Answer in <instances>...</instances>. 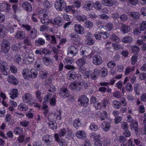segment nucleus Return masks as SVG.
<instances>
[{"mask_svg":"<svg viewBox=\"0 0 146 146\" xmlns=\"http://www.w3.org/2000/svg\"><path fill=\"white\" fill-rule=\"evenodd\" d=\"M84 80H81L79 81H74L69 85L70 88L72 90H75L78 92L81 90L83 86Z\"/></svg>","mask_w":146,"mask_h":146,"instance_id":"nucleus-1","label":"nucleus"},{"mask_svg":"<svg viewBox=\"0 0 146 146\" xmlns=\"http://www.w3.org/2000/svg\"><path fill=\"white\" fill-rule=\"evenodd\" d=\"M93 53L97 54L94 55L93 57V63L96 65H99L102 62V58L101 57V52L98 50L97 51H96L95 52H92L89 56H90L91 58V55H93Z\"/></svg>","mask_w":146,"mask_h":146,"instance_id":"nucleus-2","label":"nucleus"},{"mask_svg":"<svg viewBox=\"0 0 146 146\" xmlns=\"http://www.w3.org/2000/svg\"><path fill=\"white\" fill-rule=\"evenodd\" d=\"M61 113V111H57L54 114H50L48 116V119L50 121L54 122L58 120H60L61 118L60 115Z\"/></svg>","mask_w":146,"mask_h":146,"instance_id":"nucleus-3","label":"nucleus"},{"mask_svg":"<svg viewBox=\"0 0 146 146\" xmlns=\"http://www.w3.org/2000/svg\"><path fill=\"white\" fill-rule=\"evenodd\" d=\"M81 75L80 74H76L75 72L73 70L70 71L67 74V78L68 79L72 81L75 80L76 77L78 79L81 78Z\"/></svg>","mask_w":146,"mask_h":146,"instance_id":"nucleus-4","label":"nucleus"},{"mask_svg":"<svg viewBox=\"0 0 146 146\" xmlns=\"http://www.w3.org/2000/svg\"><path fill=\"white\" fill-rule=\"evenodd\" d=\"M23 63L29 64L32 63L34 60L33 56L32 54H29L27 53L23 55Z\"/></svg>","mask_w":146,"mask_h":146,"instance_id":"nucleus-5","label":"nucleus"},{"mask_svg":"<svg viewBox=\"0 0 146 146\" xmlns=\"http://www.w3.org/2000/svg\"><path fill=\"white\" fill-rule=\"evenodd\" d=\"M55 7L56 9L58 11H62L66 7V4L63 0H58L56 1L55 3Z\"/></svg>","mask_w":146,"mask_h":146,"instance_id":"nucleus-6","label":"nucleus"},{"mask_svg":"<svg viewBox=\"0 0 146 146\" xmlns=\"http://www.w3.org/2000/svg\"><path fill=\"white\" fill-rule=\"evenodd\" d=\"M1 50L4 53L8 52L10 49V46L8 42L5 40H3L1 44Z\"/></svg>","mask_w":146,"mask_h":146,"instance_id":"nucleus-7","label":"nucleus"},{"mask_svg":"<svg viewBox=\"0 0 146 146\" xmlns=\"http://www.w3.org/2000/svg\"><path fill=\"white\" fill-rule=\"evenodd\" d=\"M67 54L71 58L74 56L77 53V50L74 46H70L67 50Z\"/></svg>","mask_w":146,"mask_h":146,"instance_id":"nucleus-8","label":"nucleus"},{"mask_svg":"<svg viewBox=\"0 0 146 146\" xmlns=\"http://www.w3.org/2000/svg\"><path fill=\"white\" fill-rule=\"evenodd\" d=\"M6 64L5 62L0 61V68L2 73L4 75H7L8 72L7 71L8 68L6 66Z\"/></svg>","mask_w":146,"mask_h":146,"instance_id":"nucleus-9","label":"nucleus"},{"mask_svg":"<svg viewBox=\"0 0 146 146\" xmlns=\"http://www.w3.org/2000/svg\"><path fill=\"white\" fill-rule=\"evenodd\" d=\"M78 101L82 106H86L88 104L89 100L86 96L82 95L79 97Z\"/></svg>","mask_w":146,"mask_h":146,"instance_id":"nucleus-10","label":"nucleus"},{"mask_svg":"<svg viewBox=\"0 0 146 146\" xmlns=\"http://www.w3.org/2000/svg\"><path fill=\"white\" fill-rule=\"evenodd\" d=\"M84 28L80 24H76L74 26V30L75 32L79 34H83L84 33Z\"/></svg>","mask_w":146,"mask_h":146,"instance_id":"nucleus-11","label":"nucleus"},{"mask_svg":"<svg viewBox=\"0 0 146 146\" xmlns=\"http://www.w3.org/2000/svg\"><path fill=\"white\" fill-rule=\"evenodd\" d=\"M111 125L109 122L104 121L101 125V127L102 130L104 132H107L110 129Z\"/></svg>","mask_w":146,"mask_h":146,"instance_id":"nucleus-12","label":"nucleus"},{"mask_svg":"<svg viewBox=\"0 0 146 146\" xmlns=\"http://www.w3.org/2000/svg\"><path fill=\"white\" fill-rule=\"evenodd\" d=\"M117 3L116 0H102V3L104 5L111 7Z\"/></svg>","mask_w":146,"mask_h":146,"instance_id":"nucleus-13","label":"nucleus"},{"mask_svg":"<svg viewBox=\"0 0 146 146\" xmlns=\"http://www.w3.org/2000/svg\"><path fill=\"white\" fill-rule=\"evenodd\" d=\"M52 137V136L51 135H46L43 136L42 140L46 143L47 145H50L53 143Z\"/></svg>","mask_w":146,"mask_h":146,"instance_id":"nucleus-14","label":"nucleus"},{"mask_svg":"<svg viewBox=\"0 0 146 146\" xmlns=\"http://www.w3.org/2000/svg\"><path fill=\"white\" fill-rule=\"evenodd\" d=\"M23 102L25 103L31 102L33 100L32 95L30 93H27L24 95L22 97Z\"/></svg>","mask_w":146,"mask_h":146,"instance_id":"nucleus-15","label":"nucleus"},{"mask_svg":"<svg viewBox=\"0 0 146 146\" xmlns=\"http://www.w3.org/2000/svg\"><path fill=\"white\" fill-rule=\"evenodd\" d=\"M93 6V3L92 1H88L86 2L83 7L84 10L87 11L92 9Z\"/></svg>","mask_w":146,"mask_h":146,"instance_id":"nucleus-16","label":"nucleus"},{"mask_svg":"<svg viewBox=\"0 0 146 146\" xmlns=\"http://www.w3.org/2000/svg\"><path fill=\"white\" fill-rule=\"evenodd\" d=\"M8 82L14 85H17L19 82V80L13 75H10L8 76L7 78Z\"/></svg>","mask_w":146,"mask_h":146,"instance_id":"nucleus-17","label":"nucleus"},{"mask_svg":"<svg viewBox=\"0 0 146 146\" xmlns=\"http://www.w3.org/2000/svg\"><path fill=\"white\" fill-rule=\"evenodd\" d=\"M75 135L77 138L79 139H83L87 137V134L84 131L81 130L77 131Z\"/></svg>","mask_w":146,"mask_h":146,"instance_id":"nucleus-18","label":"nucleus"},{"mask_svg":"<svg viewBox=\"0 0 146 146\" xmlns=\"http://www.w3.org/2000/svg\"><path fill=\"white\" fill-rule=\"evenodd\" d=\"M26 36L25 32L22 31H18L15 35L16 38L19 39H24Z\"/></svg>","mask_w":146,"mask_h":146,"instance_id":"nucleus-19","label":"nucleus"},{"mask_svg":"<svg viewBox=\"0 0 146 146\" xmlns=\"http://www.w3.org/2000/svg\"><path fill=\"white\" fill-rule=\"evenodd\" d=\"M37 34V30L33 28L29 32L28 35L30 38L34 39L36 37Z\"/></svg>","mask_w":146,"mask_h":146,"instance_id":"nucleus-20","label":"nucleus"},{"mask_svg":"<svg viewBox=\"0 0 146 146\" xmlns=\"http://www.w3.org/2000/svg\"><path fill=\"white\" fill-rule=\"evenodd\" d=\"M42 59L43 63L47 66H50L53 63V60L51 58L44 56L42 58Z\"/></svg>","mask_w":146,"mask_h":146,"instance_id":"nucleus-21","label":"nucleus"},{"mask_svg":"<svg viewBox=\"0 0 146 146\" xmlns=\"http://www.w3.org/2000/svg\"><path fill=\"white\" fill-rule=\"evenodd\" d=\"M10 97L12 99H14L17 97L18 95V93L17 89H13L9 93Z\"/></svg>","mask_w":146,"mask_h":146,"instance_id":"nucleus-22","label":"nucleus"},{"mask_svg":"<svg viewBox=\"0 0 146 146\" xmlns=\"http://www.w3.org/2000/svg\"><path fill=\"white\" fill-rule=\"evenodd\" d=\"M6 28L3 25H0V36L1 37H5L7 34Z\"/></svg>","mask_w":146,"mask_h":146,"instance_id":"nucleus-23","label":"nucleus"},{"mask_svg":"<svg viewBox=\"0 0 146 146\" xmlns=\"http://www.w3.org/2000/svg\"><path fill=\"white\" fill-rule=\"evenodd\" d=\"M54 24L60 27L62 25L63 20L62 18L58 17L54 19Z\"/></svg>","mask_w":146,"mask_h":146,"instance_id":"nucleus-24","label":"nucleus"},{"mask_svg":"<svg viewBox=\"0 0 146 146\" xmlns=\"http://www.w3.org/2000/svg\"><path fill=\"white\" fill-rule=\"evenodd\" d=\"M100 74V71L98 69H96L94 70V72H92L91 76V78L94 80H96L99 76Z\"/></svg>","mask_w":146,"mask_h":146,"instance_id":"nucleus-25","label":"nucleus"},{"mask_svg":"<svg viewBox=\"0 0 146 146\" xmlns=\"http://www.w3.org/2000/svg\"><path fill=\"white\" fill-rule=\"evenodd\" d=\"M23 6L26 8L25 9L27 11L30 12L32 10L31 5L28 2H25L23 3Z\"/></svg>","mask_w":146,"mask_h":146,"instance_id":"nucleus-26","label":"nucleus"},{"mask_svg":"<svg viewBox=\"0 0 146 146\" xmlns=\"http://www.w3.org/2000/svg\"><path fill=\"white\" fill-rule=\"evenodd\" d=\"M61 94L63 98H64L69 97L70 94L69 91L66 88H64L61 89Z\"/></svg>","mask_w":146,"mask_h":146,"instance_id":"nucleus-27","label":"nucleus"},{"mask_svg":"<svg viewBox=\"0 0 146 146\" xmlns=\"http://www.w3.org/2000/svg\"><path fill=\"white\" fill-rule=\"evenodd\" d=\"M40 21L41 23L45 25H48V23L50 22L51 23L52 22H51V21L48 18V16L47 15V16L44 17L42 19H40Z\"/></svg>","mask_w":146,"mask_h":146,"instance_id":"nucleus-28","label":"nucleus"},{"mask_svg":"<svg viewBox=\"0 0 146 146\" xmlns=\"http://www.w3.org/2000/svg\"><path fill=\"white\" fill-rule=\"evenodd\" d=\"M18 109L22 111H26L28 110V108L26 104L21 103L18 106Z\"/></svg>","mask_w":146,"mask_h":146,"instance_id":"nucleus-29","label":"nucleus"},{"mask_svg":"<svg viewBox=\"0 0 146 146\" xmlns=\"http://www.w3.org/2000/svg\"><path fill=\"white\" fill-rule=\"evenodd\" d=\"M133 39L132 37L130 36L125 37L122 40V42L124 43H130L132 42Z\"/></svg>","mask_w":146,"mask_h":146,"instance_id":"nucleus-30","label":"nucleus"},{"mask_svg":"<svg viewBox=\"0 0 146 146\" xmlns=\"http://www.w3.org/2000/svg\"><path fill=\"white\" fill-rule=\"evenodd\" d=\"M86 60V59L82 58L77 60L76 61V63L79 66L82 67L85 64Z\"/></svg>","mask_w":146,"mask_h":146,"instance_id":"nucleus-31","label":"nucleus"},{"mask_svg":"<svg viewBox=\"0 0 146 146\" xmlns=\"http://www.w3.org/2000/svg\"><path fill=\"white\" fill-rule=\"evenodd\" d=\"M30 73V72L29 71L28 68H25L23 70L22 72V74L23 77L25 79L27 78L28 77H29Z\"/></svg>","mask_w":146,"mask_h":146,"instance_id":"nucleus-32","label":"nucleus"},{"mask_svg":"<svg viewBox=\"0 0 146 146\" xmlns=\"http://www.w3.org/2000/svg\"><path fill=\"white\" fill-rule=\"evenodd\" d=\"M130 27L126 25H123L121 27V30L124 33H127L130 31Z\"/></svg>","mask_w":146,"mask_h":146,"instance_id":"nucleus-33","label":"nucleus"},{"mask_svg":"<svg viewBox=\"0 0 146 146\" xmlns=\"http://www.w3.org/2000/svg\"><path fill=\"white\" fill-rule=\"evenodd\" d=\"M47 75V72L46 70H41L39 72L40 78L42 79H45Z\"/></svg>","mask_w":146,"mask_h":146,"instance_id":"nucleus-34","label":"nucleus"},{"mask_svg":"<svg viewBox=\"0 0 146 146\" xmlns=\"http://www.w3.org/2000/svg\"><path fill=\"white\" fill-rule=\"evenodd\" d=\"M74 62V59L72 58L68 57L65 59L64 63L66 65H71Z\"/></svg>","mask_w":146,"mask_h":146,"instance_id":"nucleus-35","label":"nucleus"},{"mask_svg":"<svg viewBox=\"0 0 146 146\" xmlns=\"http://www.w3.org/2000/svg\"><path fill=\"white\" fill-rule=\"evenodd\" d=\"M130 15L135 19H138L140 17V14L137 12H132L130 13Z\"/></svg>","mask_w":146,"mask_h":146,"instance_id":"nucleus-36","label":"nucleus"},{"mask_svg":"<svg viewBox=\"0 0 146 146\" xmlns=\"http://www.w3.org/2000/svg\"><path fill=\"white\" fill-rule=\"evenodd\" d=\"M76 19L79 21L83 22L87 20V17L84 15H78L76 17Z\"/></svg>","mask_w":146,"mask_h":146,"instance_id":"nucleus-37","label":"nucleus"},{"mask_svg":"<svg viewBox=\"0 0 146 146\" xmlns=\"http://www.w3.org/2000/svg\"><path fill=\"white\" fill-rule=\"evenodd\" d=\"M93 6L97 10H99L102 7V4L100 1H97L95 2L93 4Z\"/></svg>","mask_w":146,"mask_h":146,"instance_id":"nucleus-38","label":"nucleus"},{"mask_svg":"<svg viewBox=\"0 0 146 146\" xmlns=\"http://www.w3.org/2000/svg\"><path fill=\"white\" fill-rule=\"evenodd\" d=\"M54 137L55 140L59 145L61 146H63L64 144V141L62 140L61 139L59 138L58 134L57 133L55 134Z\"/></svg>","mask_w":146,"mask_h":146,"instance_id":"nucleus-39","label":"nucleus"},{"mask_svg":"<svg viewBox=\"0 0 146 146\" xmlns=\"http://www.w3.org/2000/svg\"><path fill=\"white\" fill-rule=\"evenodd\" d=\"M70 38L71 40H76L77 39L78 40L80 38L79 36L76 33L74 32L70 34Z\"/></svg>","mask_w":146,"mask_h":146,"instance_id":"nucleus-40","label":"nucleus"},{"mask_svg":"<svg viewBox=\"0 0 146 146\" xmlns=\"http://www.w3.org/2000/svg\"><path fill=\"white\" fill-rule=\"evenodd\" d=\"M89 135L91 138L96 140L98 139L100 137V135L99 134L95 133L94 132L90 133Z\"/></svg>","mask_w":146,"mask_h":146,"instance_id":"nucleus-41","label":"nucleus"},{"mask_svg":"<svg viewBox=\"0 0 146 146\" xmlns=\"http://www.w3.org/2000/svg\"><path fill=\"white\" fill-rule=\"evenodd\" d=\"M13 132L15 134L20 135L23 132V128L19 127H16L14 129Z\"/></svg>","mask_w":146,"mask_h":146,"instance_id":"nucleus-42","label":"nucleus"},{"mask_svg":"<svg viewBox=\"0 0 146 146\" xmlns=\"http://www.w3.org/2000/svg\"><path fill=\"white\" fill-rule=\"evenodd\" d=\"M73 125L76 129H78L81 125L80 121L79 119H75L73 122Z\"/></svg>","mask_w":146,"mask_h":146,"instance_id":"nucleus-43","label":"nucleus"},{"mask_svg":"<svg viewBox=\"0 0 146 146\" xmlns=\"http://www.w3.org/2000/svg\"><path fill=\"white\" fill-rule=\"evenodd\" d=\"M130 126L132 129L135 130V131H137L138 127V122H131L130 124Z\"/></svg>","mask_w":146,"mask_h":146,"instance_id":"nucleus-44","label":"nucleus"},{"mask_svg":"<svg viewBox=\"0 0 146 146\" xmlns=\"http://www.w3.org/2000/svg\"><path fill=\"white\" fill-rule=\"evenodd\" d=\"M29 75V77L32 78H35L37 75V72L35 69H31L30 71Z\"/></svg>","mask_w":146,"mask_h":146,"instance_id":"nucleus-45","label":"nucleus"},{"mask_svg":"<svg viewBox=\"0 0 146 146\" xmlns=\"http://www.w3.org/2000/svg\"><path fill=\"white\" fill-rule=\"evenodd\" d=\"M100 71L101 73V76L102 77H105L108 74V70L105 68H102Z\"/></svg>","mask_w":146,"mask_h":146,"instance_id":"nucleus-46","label":"nucleus"},{"mask_svg":"<svg viewBox=\"0 0 146 146\" xmlns=\"http://www.w3.org/2000/svg\"><path fill=\"white\" fill-rule=\"evenodd\" d=\"M109 104L110 102L107 98H104L102 101L101 105L104 108H105L107 105Z\"/></svg>","mask_w":146,"mask_h":146,"instance_id":"nucleus-47","label":"nucleus"},{"mask_svg":"<svg viewBox=\"0 0 146 146\" xmlns=\"http://www.w3.org/2000/svg\"><path fill=\"white\" fill-rule=\"evenodd\" d=\"M140 30L143 31L146 29L145 31L144 32V34H146V21H143L142 22L140 26Z\"/></svg>","mask_w":146,"mask_h":146,"instance_id":"nucleus-48","label":"nucleus"},{"mask_svg":"<svg viewBox=\"0 0 146 146\" xmlns=\"http://www.w3.org/2000/svg\"><path fill=\"white\" fill-rule=\"evenodd\" d=\"M107 112L106 111H104L101 113L100 117V119L101 121H102L106 119L107 117Z\"/></svg>","mask_w":146,"mask_h":146,"instance_id":"nucleus-49","label":"nucleus"},{"mask_svg":"<svg viewBox=\"0 0 146 146\" xmlns=\"http://www.w3.org/2000/svg\"><path fill=\"white\" fill-rule=\"evenodd\" d=\"M134 66L133 67H127L126 70L125 72V75H127L130 73H132L133 71H134Z\"/></svg>","mask_w":146,"mask_h":146,"instance_id":"nucleus-50","label":"nucleus"},{"mask_svg":"<svg viewBox=\"0 0 146 146\" xmlns=\"http://www.w3.org/2000/svg\"><path fill=\"white\" fill-rule=\"evenodd\" d=\"M94 42L95 41L90 37H88L85 41L86 43L90 45L93 44Z\"/></svg>","mask_w":146,"mask_h":146,"instance_id":"nucleus-51","label":"nucleus"},{"mask_svg":"<svg viewBox=\"0 0 146 146\" xmlns=\"http://www.w3.org/2000/svg\"><path fill=\"white\" fill-rule=\"evenodd\" d=\"M112 105L115 108H119L120 107V103L118 101L114 100L112 102Z\"/></svg>","mask_w":146,"mask_h":146,"instance_id":"nucleus-52","label":"nucleus"},{"mask_svg":"<svg viewBox=\"0 0 146 146\" xmlns=\"http://www.w3.org/2000/svg\"><path fill=\"white\" fill-rule=\"evenodd\" d=\"M138 56L137 54H135L132 56L131 58V64L134 65L136 63Z\"/></svg>","mask_w":146,"mask_h":146,"instance_id":"nucleus-53","label":"nucleus"},{"mask_svg":"<svg viewBox=\"0 0 146 146\" xmlns=\"http://www.w3.org/2000/svg\"><path fill=\"white\" fill-rule=\"evenodd\" d=\"M104 27L108 31H111L113 28L112 24L110 23L107 24Z\"/></svg>","mask_w":146,"mask_h":146,"instance_id":"nucleus-54","label":"nucleus"},{"mask_svg":"<svg viewBox=\"0 0 146 146\" xmlns=\"http://www.w3.org/2000/svg\"><path fill=\"white\" fill-rule=\"evenodd\" d=\"M131 50L133 52L137 54L139 51L140 49L138 46L134 45L131 47Z\"/></svg>","mask_w":146,"mask_h":146,"instance_id":"nucleus-55","label":"nucleus"},{"mask_svg":"<svg viewBox=\"0 0 146 146\" xmlns=\"http://www.w3.org/2000/svg\"><path fill=\"white\" fill-rule=\"evenodd\" d=\"M17 27V25L14 24L13 25L10 23H9L7 26V27L11 33H13L14 31V29L13 27Z\"/></svg>","mask_w":146,"mask_h":146,"instance_id":"nucleus-56","label":"nucleus"},{"mask_svg":"<svg viewBox=\"0 0 146 146\" xmlns=\"http://www.w3.org/2000/svg\"><path fill=\"white\" fill-rule=\"evenodd\" d=\"M84 26L86 28L91 29L93 26V23L91 22L88 21L84 23Z\"/></svg>","mask_w":146,"mask_h":146,"instance_id":"nucleus-57","label":"nucleus"},{"mask_svg":"<svg viewBox=\"0 0 146 146\" xmlns=\"http://www.w3.org/2000/svg\"><path fill=\"white\" fill-rule=\"evenodd\" d=\"M90 128L91 130L92 131H96L98 129V125L94 123H92L90 124Z\"/></svg>","mask_w":146,"mask_h":146,"instance_id":"nucleus-58","label":"nucleus"},{"mask_svg":"<svg viewBox=\"0 0 146 146\" xmlns=\"http://www.w3.org/2000/svg\"><path fill=\"white\" fill-rule=\"evenodd\" d=\"M125 88L127 91L129 92L133 90L132 85L130 83H127L126 84Z\"/></svg>","mask_w":146,"mask_h":146,"instance_id":"nucleus-59","label":"nucleus"},{"mask_svg":"<svg viewBox=\"0 0 146 146\" xmlns=\"http://www.w3.org/2000/svg\"><path fill=\"white\" fill-rule=\"evenodd\" d=\"M66 133V130L64 129H60L59 131L58 135L59 137H63Z\"/></svg>","mask_w":146,"mask_h":146,"instance_id":"nucleus-60","label":"nucleus"},{"mask_svg":"<svg viewBox=\"0 0 146 146\" xmlns=\"http://www.w3.org/2000/svg\"><path fill=\"white\" fill-rule=\"evenodd\" d=\"M139 86V84L138 83H135L134 86V90L135 92V94L137 95H139V93L138 91V88Z\"/></svg>","mask_w":146,"mask_h":146,"instance_id":"nucleus-61","label":"nucleus"},{"mask_svg":"<svg viewBox=\"0 0 146 146\" xmlns=\"http://www.w3.org/2000/svg\"><path fill=\"white\" fill-rule=\"evenodd\" d=\"M50 123H48L47 124L50 128L53 130L56 129L57 127L56 124H55V125L54 122L50 121Z\"/></svg>","mask_w":146,"mask_h":146,"instance_id":"nucleus-62","label":"nucleus"},{"mask_svg":"<svg viewBox=\"0 0 146 146\" xmlns=\"http://www.w3.org/2000/svg\"><path fill=\"white\" fill-rule=\"evenodd\" d=\"M43 4L44 7L46 8H49L52 6V3L49 2L48 0H46L43 2Z\"/></svg>","mask_w":146,"mask_h":146,"instance_id":"nucleus-63","label":"nucleus"},{"mask_svg":"<svg viewBox=\"0 0 146 146\" xmlns=\"http://www.w3.org/2000/svg\"><path fill=\"white\" fill-rule=\"evenodd\" d=\"M29 121H27L26 120H24L20 122V125L23 127H26L29 125Z\"/></svg>","mask_w":146,"mask_h":146,"instance_id":"nucleus-64","label":"nucleus"}]
</instances>
